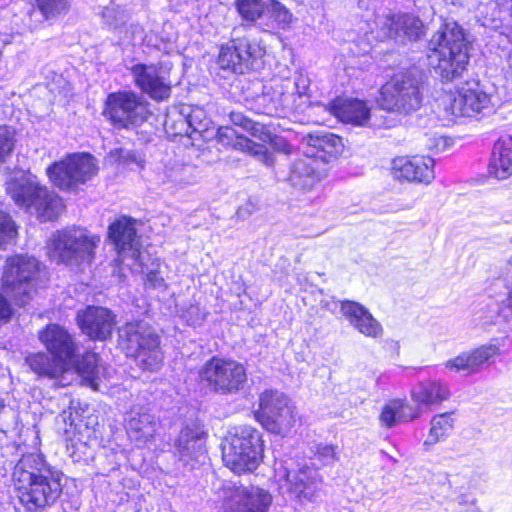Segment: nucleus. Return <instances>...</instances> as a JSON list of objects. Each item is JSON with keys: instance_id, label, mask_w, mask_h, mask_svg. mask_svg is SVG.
Here are the masks:
<instances>
[{"instance_id": "1", "label": "nucleus", "mask_w": 512, "mask_h": 512, "mask_svg": "<svg viewBox=\"0 0 512 512\" xmlns=\"http://www.w3.org/2000/svg\"><path fill=\"white\" fill-rule=\"evenodd\" d=\"M63 474L48 466L37 454L24 455L13 471L20 503L29 511L53 505L62 493Z\"/></svg>"}, {"instance_id": "2", "label": "nucleus", "mask_w": 512, "mask_h": 512, "mask_svg": "<svg viewBox=\"0 0 512 512\" xmlns=\"http://www.w3.org/2000/svg\"><path fill=\"white\" fill-rule=\"evenodd\" d=\"M427 58L441 81L460 78L470 59L463 28L455 21L443 23L428 41Z\"/></svg>"}, {"instance_id": "3", "label": "nucleus", "mask_w": 512, "mask_h": 512, "mask_svg": "<svg viewBox=\"0 0 512 512\" xmlns=\"http://www.w3.org/2000/svg\"><path fill=\"white\" fill-rule=\"evenodd\" d=\"M109 237L115 245L119 261L134 272L145 273L148 284L153 288L163 286L164 279L159 272L160 263L152 262L151 269L144 263L148 255L140 250L135 222L132 219L121 217L112 223L109 227Z\"/></svg>"}, {"instance_id": "4", "label": "nucleus", "mask_w": 512, "mask_h": 512, "mask_svg": "<svg viewBox=\"0 0 512 512\" xmlns=\"http://www.w3.org/2000/svg\"><path fill=\"white\" fill-rule=\"evenodd\" d=\"M6 191L16 205L42 222L56 219L64 209L62 198L41 185L35 177L13 179L7 182Z\"/></svg>"}, {"instance_id": "5", "label": "nucleus", "mask_w": 512, "mask_h": 512, "mask_svg": "<svg viewBox=\"0 0 512 512\" xmlns=\"http://www.w3.org/2000/svg\"><path fill=\"white\" fill-rule=\"evenodd\" d=\"M120 343L128 356L145 371H158L163 364L159 336L143 321L130 322L120 331Z\"/></svg>"}, {"instance_id": "6", "label": "nucleus", "mask_w": 512, "mask_h": 512, "mask_svg": "<svg viewBox=\"0 0 512 512\" xmlns=\"http://www.w3.org/2000/svg\"><path fill=\"white\" fill-rule=\"evenodd\" d=\"M423 92L420 78L411 72L399 73L382 86L377 103L387 112L408 115L421 107Z\"/></svg>"}, {"instance_id": "7", "label": "nucleus", "mask_w": 512, "mask_h": 512, "mask_svg": "<svg viewBox=\"0 0 512 512\" xmlns=\"http://www.w3.org/2000/svg\"><path fill=\"white\" fill-rule=\"evenodd\" d=\"M100 237L82 228L57 231L50 240L51 257L71 267L89 266Z\"/></svg>"}, {"instance_id": "8", "label": "nucleus", "mask_w": 512, "mask_h": 512, "mask_svg": "<svg viewBox=\"0 0 512 512\" xmlns=\"http://www.w3.org/2000/svg\"><path fill=\"white\" fill-rule=\"evenodd\" d=\"M230 445L229 467L234 474L250 473L258 468L263 459V441L261 434L248 425L231 427L226 435Z\"/></svg>"}, {"instance_id": "9", "label": "nucleus", "mask_w": 512, "mask_h": 512, "mask_svg": "<svg viewBox=\"0 0 512 512\" xmlns=\"http://www.w3.org/2000/svg\"><path fill=\"white\" fill-rule=\"evenodd\" d=\"M229 119L233 126L226 125V147L245 152L266 166H272L274 156L266 145L255 143L241 133V130L248 131L263 142H271L273 135L270 130L263 124L245 117L242 113L231 112Z\"/></svg>"}, {"instance_id": "10", "label": "nucleus", "mask_w": 512, "mask_h": 512, "mask_svg": "<svg viewBox=\"0 0 512 512\" xmlns=\"http://www.w3.org/2000/svg\"><path fill=\"white\" fill-rule=\"evenodd\" d=\"M256 419L270 433L286 436L297 422L295 407L283 392L267 389L259 395Z\"/></svg>"}, {"instance_id": "11", "label": "nucleus", "mask_w": 512, "mask_h": 512, "mask_svg": "<svg viewBox=\"0 0 512 512\" xmlns=\"http://www.w3.org/2000/svg\"><path fill=\"white\" fill-rule=\"evenodd\" d=\"M40 264L34 257L15 255L6 260L2 286L19 305H25L35 291Z\"/></svg>"}, {"instance_id": "12", "label": "nucleus", "mask_w": 512, "mask_h": 512, "mask_svg": "<svg viewBox=\"0 0 512 512\" xmlns=\"http://www.w3.org/2000/svg\"><path fill=\"white\" fill-rule=\"evenodd\" d=\"M49 180L64 191L75 190L97 173L95 159L89 154H72L46 169Z\"/></svg>"}, {"instance_id": "13", "label": "nucleus", "mask_w": 512, "mask_h": 512, "mask_svg": "<svg viewBox=\"0 0 512 512\" xmlns=\"http://www.w3.org/2000/svg\"><path fill=\"white\" fill-rule=\"evenodd\" d=\"M104 114L119 128H133L143 124L149 117V104L132 91L111 93L107 97Z\"/></svg>"}, {"instance_id": "14", "label": "nucleus", "mask_w": 512, "mask_h": 512, "mask_svg": "<svg viewBox=\"0 0 512 512\" xmlns=\"http://www.w3.org/2000/svg\"><path fill=\"white\" fill-rule=\"evenodd\" d=\"M271 502L264 489L233 480L226 484V512H268Z\"/></svg>"}, {"instance_id": "15", "label": "nucleus", "mask_w": 512, "mask_h": 512, "mask_svg": "<svg viewBox=\"0 0 512 512\" xmlns=\"http://www.w3.org/2000/svg\"><path fill=\"white\" fill-rule=\"evenodd\" d=\"M491 108V98L478 81L463 83L450 102L451 113L460 117L485 114Z\"/></svg>"}, {"instance_id": "16", "label": "nucleus", "mask_w": 512, "mask_h": 512, "mask_svg": "<svg viewBox=\"0 0 512 512\" xmlns=\"http://www.w3.org/2000/svg\"><path fill=\"white\" fill-rule=\"evenodd\" d=\"M38 338L47 352L57 361H61L70 368L75 366L78 346L73 335L64 326L50 323L39 331Z\"/></svg>"}, {"instance_id": "17", "label": "nucleus", "mask_w": 512, "mask_h": 512, "mask_svg": "<svg viewBox=\"0 0 512 512\" xmlns=\"http://www.w3.org/2000/svg\"><path fill=\"white\" fill-rule=\"evenodd\" d=\"M135 85L156 101L169 98L171 82L162 68L155 64H135L131 67Z\"/></svg>"}, {"instance_id": "18", "label": "nucleus", "mask_w": 512, "mask_h": 512, "mask_svg": "<svg viewBox=\"0 0 512 512\" xmlns=\"http://www.w3.org/2000/svg\"><path fill=\"white\" fill-rule=\"evenodd\" d=\"M382 30L388 38L399 44L418 41L426 34L423 21L411 13L388 15Z\"/></svg>"}, {"instance_id": "19", "label": "nucleus", "mask_w": 512, "mask_h": 512, "mask_svg": "<svg viewBox=\"0 0 512 512\" xmlns=\"http://www.w3.org/2000/svg\"><path fill=\"white\" fill-rule=\"evenodd\" d=\"M204 436L205 433L198 424L187 425L180 432L175 447L184 465L195 468L197 464L204 463L206 459Z\"/></svg>"}, {"instance_id": "20", "label": "nucleus", "mask_w": 512, "mask_h": 512, "mask_svg": "<svg viewBox=\"0 0 512 512\" xmlns=\"http://www.w3.org/2000/svg\"><path fill=\"white\" fill-rule=\"evenodd\" d=\"M433 166L430 157H398L392 161L391 173L399 181L429 184L435 177Z\"/></svg>"}, {"instance_id": "21", "label": "nucleus", "mask_w": 512, "mask_h": 512, "mask_svg": "<svg viewBox=\"0 0 512 512\" xmlns=\"http://www.w3.org/2000/svg\"><path fill=\"white\" fill-rule=\"evenodd\" d=\"M77 320L83 333L101 341L112 335L115 326V316L104 307L89 306L78 312Z\"/></svg>"}, {"instance_id": "22", "label": "nucleus", "mask_w": 512, "mask_h": 512, "mask_svg": "<svg viewBox=\"0 0 512 512\" xmlns=\"http://www.w3.org/2000/svg\"><path fill=\"white\" fill-rule=\"evenodd\" d=\"M500 354V349L495 344H484L475 349L462 352L456 357L445 362V368L456 373L471 375L478 373L484 364Z\"/></svg>"}, {"instance_id": "23", "label": "nucleus", "mask_w": 512, "mask_h": 512, "mask_svg": "<svg viewBox=\"0 0 512 512\" xmlns=\"http://www.w3.org/2000/svg\"><path fill=\"white\" fill-rule=\"evenodd\" d=\"M286 479L290 491L300 501L314 502L318 498L322 479L316 468L305 464L298 470L288 471Z\"/></svg>"}, {"instance_id": "24", "label": "nucleus", "mask_w": 512, "mask_h": 512, "mask_svg": "<svg viewBox=\"0 0 512 512\" xmlns=\"http://www.w3.org/2000/svg\"><path fill=\"white\" fill-rule=\"evenodd\" d=\"M340 311L359 333L371 338H379L383 335L380 322L362 304L343 300L340 301Z\"/></svg>"}, {"instance_id": "25", "label": "nucleus", "mask_w": 512, "mask_h": 512, "mask_svg": "<svg viewBox=\"0 0 512 512\" xmlns=\"http://www.w3.org/2000/svg\"><path fill=\"white\" fill-rule=\"evenodd\" d=\"M263 53L259 45L250 43L245 37L233 38L229 45H226V69L243 74L254 60L262 57Z\"/></svg>"}, {"instance_id": "26", "label": "nucleus", "mask_w": 512, "mask_h": 512, "mask_svg": "<svg viewBox=\"0 0 512 512\" xmlns=\"http://www.w3.org/2000/svg\"><path fill=\"white\" fill-rule=\"evenodd\" d=\"M308 145L311 156L323 162H330L336 159L343 151L342 138L329 132H316L309 134Z\"/></svg>"}, {"instance_id": "27", "label": "nucleus", "mask_w": 512, "mask_h": 512, "mask_svg": "<svg viewBox=\"0 0 512 512\" xmlns=\"http://www.w3.org/2000/svg\"><path fill=\"white\" fill-rule=\"evenodd\" d=\"M129 438L137 446H142L154 437L156 422L154 416L141 409L133 408L126 418Z\"/></svg>"}, {"instance_id": "28", "label": "nucleus", "mask_w": 512, "mask_h": 512, "mask_svg": "<svg viewBox=\"0 0 512 512\" xmlns=\"http://www.w3.org/2000/svg\"><path fill=\"white\" fill-rule=\"evenodd\" d=\"M330 112L341 122L363 126L370 117L366 102L358 99H337L330 105Z\"/></svg>"}, {"instance_id": "29", "label": "nucleus", "mask_w": 512, "mask_h": 512, "mask_svg": "<svg viewBox=\"0 0 512 512\" xmlns=\"http://www.w3.org/2000/svg\"><path fill=\"white\" fill-rule=\"evenodd\" d=\"M488 171L499 180L512 175V137L504 136L494 143Z\"/></svg>"}, {"instance_id": "30", "label": "nucleus", "mask_w": 512, "mask_h": 512, "mask_svg": "<svg viewBox=\"0 0 512 512\" xmlns=\"http://www.w3.org/2000/svg\"><path fill=\"white\" fill-rule=\"evenodd\" d=\"M180 125L183 128L176 134L185 133L190 138H194V134H199L204 140L221 137V127H215L204 110L198 107L192 109L186 119L181 118Z\"/></svg>"}, {"instance_id": "31", "label": "nucleus", "mask_w": 512, "mask_h": 512, "mask_svg": "<svg viewBox=\"0 0 512 512\" xmlns=\"http://www.w3.org/2000/svg\"><path fill=\"white\" fill-rule=\"evenodd\" d=\"M450 397L448 386L436 380L418 383L411 391V398L419 406L431 409Z\"/></svg>"}, {"instance_id": "32", "label": "nucleus", "mask_w": 512, "mask_h": 512, "mask_svg": "<svg viewBox=\"0 0 512 512\" xmlns=\"http://www.w3.org/2000/svg\"><path fill=\"white\" fill-rule=\"evenodd\" d=\"M157 180L165 189L174 191L191 183L190 168L175 159L167 160L157 173Z\"/></svg>"}, {"instance_id": "33", "label": "nucleus", "mask_w": 512, "mask_h": 512, "mask_svg": "<svg viewBox=\"0 0 512 512\" xmlns=\"http://www.w3.org/2000/svg\"><path fill=\"white\" fill-rule=\"evenodd\" d=\"M316 162L317 160L312 156L294 161L289 178L294 187L308 190L320 180V175L314 166Z\"/></svg>"}, {"instance_id": "34", "label": "nucleus", "mask_w": 512, "mask_h": 512, "mask_svg": "<svg viewBox=\"0 0 512 512\" xmlns=\"http://www.w3.org/2000/svg\"><path fill=\"white\" fill-rule=\"evenodd\" d=\"M101 17L108 28L118 32L125 40H132L136 31L139 30L138 26L127 27L129 15L115 3L105 7L101 12Z\"/></svg>"}, {"instance_id": "35", "label": "nucleus", "mask_w": 512, "mask_h": 512, "mask_svg": "<svg viewBox=\"0 0 512 512\" xmlns=\"http://www.w3.org/2000/svg\"><path fill=\"white\" fill-rule=\"evenodd\" d=\"M76 371L93 389H98L102 377L105 376V369L99 364V357L96 353L88 352L81 360H78V352L75 356V366L69 371Z\"/></svg>"}, {"instance_id": "36", "label": "nucleus", "mask_w": 512, "mask_h": 512, "mask_svg": "<svg viewBox=\"0 0 512 512\" xmlns=\"http://www.w3.org/2000/svg\"><path fill=\"white\" fill-rule=\"evenodd\" d=\"M419 414V408H413L403 399H393L384 406L380 421L384 426L391 428L398 421H411Z\"/></svg>"}, {"instance_id": "37", "label": "nucleus", "mask_w": 512, "mask_h": 512, "mask_svg": "<svg viewBox=\"0 0 512 512\" xmlns=\"http://www.w3.org/2000/svg\"><path fill=\"white\" fill-rule=\"evenodd\" d=\"M26 361L35 373L49 378H58L70 369L61 361H57L54 357H49L48 354L41 352L30 355Z\"/></svg>"}, {"instance_id": "38", "label": "nucleus", "mask_w": 512, "mask_h": 512, "mask_svg": "<svg viewBox=\"0 0 512 512\" xmlns=\"http://www.w3.org/2000/svg\"><path fill=\"white\" fill-rule=\"evenodd\" d=\"M200 378L213 391H218L224 383V360L213 357L200 372Z\"/></svg>"}, {"instance_id": "39", "label": "nucleus", "mask_w": 512, "mask_h": 512, "mask_svg": "<svg viewBox=\"0 0 512 512\" xmlns=\"http://www.w3.org/2000/svg\"><path fill=\"white\" fill-rule=\"evenodd\" d=\"M247 375L242 364L226 360V394L233 392L245 393Z\"/></svg>"}, {"instance_id": "40", "label": "nucleus", "mask_w": 512, "mask_h": 512, "mask_svg": "<svg viewBox=\"0 0 512 512\" xmlns=\"http://www.w3.org/2000/svg\"><path fill=\"white\" fill-rule=\"evenodd\" d=\"M265 15L273 27L280 29L287 28L292 21V13L277 0H265Z\"/></svg>"}, {"instance_id": "41", "label": "nucleus", "mask_w": 512, "mask_h": 512, "mask_svg": "<svg viewBox=\"0 0 512 512\" xmlns=\"http://www.w3.org/2000/svg\"><path fill=\"white\" fill-rule=\"evenodd\" d=\"M453 428V419L449 413L436 415L431 420V428L424 445H433L444 439Z\"/></svg>"}, {"instance_id": "42", "label": "nucleus", "mask_w": 512, "mask_h": 512, "mask_svg": "<svg viewBox=\"0 0 512 512\" xmlns=\"http://www.w3.org/2000/svg\"><path fill=\"white\" fill-rule=\"evenodd\" d=\"M236 8L240 16L249 22L263 19L265 15V0H236Z\"/></svg>"}, {"instance_id": "43", "label": "nucleus", "mask_w": 512, "mask_h": 512, "mask_svg": "<svg viewBox=\"0 0 512 512\" xmlns=\"http://www.w3.org/2000/svg\"><path fill=\"white\" fill-rule=\"evenodd\" d=\"M336 449L337 447L331 444H315L311 447V452L313 453V457L311 459L313 461H317L320 466L331 465L339 459Z\"/></svg>"}, {"instance_id": "44", "label": "nucleus", "mask_w": 512, "mask_h": 512, "mask_svg": "<svg viewBox=\"0 0 512 512\" xmlns=\"http://www.w3.org/2000/svg\"><path fill=\"white\" fill-rule=\"evenodd\" d=\"M38 8L46 19L68 11L71 0H36Z\"/></svg>"}, {"instance_id": "45", "label": "nucleus", "mask_w": 512, "mask_h": 512, "mask_svg": "<svg viewBox=\"0 0 512 512\" xmlns=\"http://www.w3.org/2000/svg\"><path fill=\"white\" fill-rule=\"evenodd\" d=\"M15 145V130L6 125H0V162L12 153Z\"/></svg>"}, {"instance_id": "46", "label": "nucleus", "mask_w": 512, "mask_h": 512, "mask_svg": "<svg viewBox=\"0 0 512 512\" xmlns=\"http://www.w3.org/2000/svg\"><path fill=\"white\" fill-rule=\"evenodd\" d=\"M16 234V228L11 217L0 211V248L13 241Z\"/></svg>"}, {"instance_id": "47", "label": "nucleus", "mask_w": 512, "mask_h": 512, "mask_svg": "<svg viewBox=\"0 0 512 512\" xmlns=\"http://www.w3.org/2000/svg\"><path fill=\"white\" fill-rule=\"evenodd\" d=\"M257 210V205L252 200H247L245 204L240 206L237 210V217L239 219H246Z\"/></svg>"}, {"instance_id": "48", "label": "nucleus", "mask_w": 512, "mask_h": 512, "mask_svg": "<svg viewBox=\"0 0 512 512\" xmlns=\"http://www.w3.org/2000/svg\"><path fill=\"white\" fill-rule=\"evenodd\" d=\"M10 315V305L8 301L0 294V318H8Z\"/></svg>"}, {"instance_id": "49", "label": "nucleus", "mask_w": 512, "mask_h": 512, "mask_svg": "<svg viewBox=\"0 0 512 512\" xmlns=\"http://www.w3.org/2000/svg\"><path fill=\"white\" fill-rule=\"evenodd\" d=\"M467 512H480L479 509L472 503Z\"/></svg>"}, {"instance_id": "50", "label": "nucleus", "mask_w": 512, "mask_h": 512, "mask_svg": "<svg viewBox=\"0 0 512 512\" xmlns=\"http://www.w3.org/2000/svg\"><path fill=\"white\" fill-rule=\"evenodd\" d=\"M220 448H221V450H222V457H224V447H223V445H222V444L220 445Z\"/></svg>"}, {"instance_id": "51", "label": "nucleus", "mask_w": 512, "mask_h": 512, "mask_svg": "<svg viewBox=\"0 0 512 512\" xmlns=\"http://www.w3.org/2000/svg\"><path fill=\"white\" fill-rule=\"evenodd\" d=\"M223 49H224V48H223V47H221L220 52H219V56H220V57L222 56Z\"/></svg>"}, {"instance_id": "52", "label": "nucleus", "mask_w": 512, "mask_h": 512, "mask_svg": "<svg viewBox=\"0 0 512 512\" xmlns=\"http://www.w3.org/2000/svg\"><path fill=\"white\" fill-rule=\"evenodd\" d=\"M63 419L66 421V412H63Z\"/></svg>"}]
</instances>
